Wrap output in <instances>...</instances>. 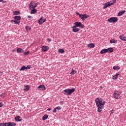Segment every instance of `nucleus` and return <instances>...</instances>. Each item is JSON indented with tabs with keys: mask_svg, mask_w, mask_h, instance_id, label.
I'll use <instances>...</instances> for the list:
<instances>
[{
	"mask_svg": "<svg viewBox=\"0 0 126 126\" xmlns=\"http://www.w3.org/2000/svg\"><path fill=\"white\" fill-rule=\"evenodd\" d=\"M95 102L96 103V106L98 108V113L102 112V110L104 109V106L106 104V101H104L102 98L97 97L95 99Z\"/></svg>",
	"mask_w": 126,
	"mask_h": 126,
	"instance_id": "obj_1",
	"label": "nucleus"
},
{
	"mask_svg": "<svg viewBox=\"0 0 126 126\" xmlns=\"http://www.w3.org/2000/svg\"><path fill=\"white\" fill-rule=\"evenodd\" d=\"M74 91H75V89L74 88L65 89L63 91L62 93H63V94H64V95L65 96H69L71 95V94H72Z\"/></svg>",
	"mask_w": 126,
	"mask_h": 126,
	"instance_id": "obj_2",
	"label": "nucleus"
},
{
	"mask_svg": "<svg viewBox=\"0 0 126 126\" xmlns=\"http://www.w3.org/2000/svg\"><path fill=\"white\" fill-rule=\"evenodd\" d=\"M121 94L122 92H120V91H115L113 93V97L117 100L122 99V96H121Z\"/></svg>",
	"mask_w": 126,
	"mask_h": 126,
	"instance_id": "obj_3",
	"label": "nucleus"
},
{
	"mask_svg": "<svg viewBox=\"0 0 126 126\" xmlns=\"http://www.w3.org/2000/svg\"><path fill=\"white\" fill-rule=\"evenodd\" d=\"M107 21L109 22V23H116V22H118V18L111 17L110 19H108Z\"/></svg>",
	"mask_w": 126,
	"mask_h": 126,
	"instance_id": "obj_4",
	"label": "nucleus"
},
{
	"mask_svg": "<svg viewBox=\"0 0 126 126\" xmlns=\"http://www.w3.org/2000/svg\"><path fill=\"white\" fill-rule=\"evenodd\" d=\"M88 17H89V15L86 14L80 15V18H81L83 21H84V20H85L86 18H88Z\"/></svg>",
	"mask_w": 126,
	"mask_h": 126,
	"instance_id": "obj_5",
	"label": "nucleus"
},
{
	"mask_svg": "<svg viewBox=\"0 0 126 126\" xmlns=\"http://www.w3.org/2000/svg\"><path fill=\"white\" fill-rule=\"evenodd\" d=\"M38 22L39 24L42 25L44 22H46V19H43V17H41L40 19L38 20Z\"/></svg>",
	"mask_w": 126,
	"mask_h": 126,
	"instance_id": "obj_6",
	"label": "nucleus"
},
{
	"mask_svg": "<svg viewBox=\"0 0 126 126\" xmlns=\"http://www.w3.org/2000/svg\"><path fill=\"white\" fill-rule=\"evenodd\" d=\"M38 90H46V88L44 85H41L37 87Z\"/></svg>",
	"mask_w": 126,
	"mask_h": 126,
	"instance_id": "obj_7",
	"label": "nucleus"
},
{
	"mask_svg": "<svg viewBox=\"0 0 126 126\" xmlns=\"http://www.w3.org/2000/svg\"><path fill=\"white\" fill-rule=\"evenodd\" d=\"M72 29L73 32H74V33H76V32H78V31H79L80 30L79 28H77V27H75L74 26L72 27Z\"/></svg>",
	"mask_w": 126,
	"mask_h": 126,
	"instance_id": "obj_8",
	"label": "nucleus"
},
{
	"mask_svg": "<svg viewBox=\"0 0 126 126\" xmlns=\"http://www.w3.org/2000/svg\"><path fill=\"white\" fill-rule=\"evenodd\" d=\"M41 50L43 52H47L49 50V46H42Z\"/></svg>",
	"mask_w": 126,
	"mask_h": 126,
	"instance_id": "obj_9",
	"label": "nucleus"
},
{
	"mask_svg": "<svg viewBox=\"0 0 126 126\" xmlns=\"http://www.w3.org/2000/svg\"><path fill=\"white\" fill-rule=\"evenodd\" d=\"M15 120L16 122H21V121H22V119H21V117L18 116L15 117Z\"/></svg>",
	"mask_w": 126,
	"mask_h": 126,
	"instance_id": "obj_10",
	"label": "nucleus"
},
{
	"mask_svg": "<svg viewBox=\"0 0 126 126\" xmlns=\"http://www.w3.org/2000/svg\"><path fill=\"white\" fill-rule=\"evenodd\" d=\"M119 38L122 41H126V36H124L123 34H121L119 36Z\"/></svg>",
	"mask_w": 126,
	"mask_h": 126,
	"instance_id": "obj_11",
	"label": "nucleus"
},
{
	"mask_svg": "<svg viewBox=\"0 0 126 126\" xmlns=\"http://www.w3.org/2000/svg\"><path fill=\"white\" fill-rule=\"evenodd\" d=\"M61 109H62V107H61L60 106H58L57 107L55 108L53 110V113H57V112H58V111H59Z\"/></svg>",
	"mask_w": 126,
	"mask_h": 126,
	"instance_id": "obj_12",
	"label": "nucleus"
},
{
	"mask_svg": "<svg viewBox=\"0 0 126 126\" xmlns=\"http://www.w3.org/2000/svg\"><path fill=\"white\" fill-rule=\"evenodd\" d=\"M24 87L25 89H23L24 91L27 92V91H29V90H30V87L28 85L27 86H25Z\"/></svg>",
	"mask_w": 126,
	"mask_h": 126,
	"instance_id": "obj_13",
	"label": "nucleus"
},
{
	"mask_svg": "<svg viewBox=\"0 0 126 126\" xmlns=\"http://www.w3.org/2000/svg\"><path fill=\"white\" fill-rule=\"evenodd\" d=\"M75 27H80V25H81V22H75L74 23Z\"/></svg>",
	"mask_w": 126,
	"mask_h": 126,
	"instance_id": "obj_14",
	"label": "nucleus"
},
{
	"mask_svg": "<svg viewBox=\"0 0 126 126\" xmlns=\"http://www.w3.org/2000/svg\"><path fill=\"white\" fill-rule=\"evenodd\" d=\"M34 5H33V2H31V3H30V4L29 5V7L30 8V9H32L35 8V7H34Z\"/></svg>",
	"mask_w": 126,
	"mask_h": 126,
	"instance_id": "obj_15",
	"label": "nucleus"
},
{
	"mask_svg": "<svg viewBox=\"0 0 126 126\" xmlns=\"http://www.w3.org/2000/svg\"><path fill=\"white\" fill-rule=\"evenodd\" d=\"M14 19H15V20L20 21L21 19V17L20 16H15L14 17Z\"/></svg>",
	"mask_w": 126,
	"mask_h": 126,
	"instance_id": "obj_16",
	"label": "nucleus"
},
{
	"mask_svg": "<svg viewBox=\"0 0 126 126\" xmlns=\"http://www.w3.org/2000/svg\"><path fill=\"white\" fill-rule=\"evenodd\" d=\"M126 12V10H121L120 11L118 14V16H122L124 13Z\"/></svg>",
	"mask_w": 126,
	"mask_h": 126,
	"instance_id": "obj_17",
	"label": "nucleus"
},
{
	"mask_svg": "<svg viewBox=\"0 0 126 126\" xmlns=\"http://www.w3.org/2000/svg\"><path fill=\"white\" fill-rule=\"evenodd\" d=\"M110 6V5L109 4V2H107L105 3L104 6L103 7V9H106L107 7H109Z\"/></svg>",
	"mask_w": 126,
	"mask_h": 126,
	"instance_id": "obj_18",
	"label": "nucleus"
},
{
	"mask_svg": "<svg viewBox=\"0 0 126 126\" xmlns=\"http://www.w3.org/2000/svg\"><path fill=\"white\" fill-rule=\"evenodd\" d=\"M107 51V53H113V52H114V49H113V48H108L107 49H106Z\"/></svg>",
	"mask_w": 126,
	"mask_h": 126,
	"instance_id": "obj_19",
	"label": "nucleus"
},
{
	"mask_svg": "<svg viewBox=\"0 0 126 126\" xmlns=\"http://www.w3.org/2000/svg\"><path fill=\"white\" fill-rule=\"evenodd\" d=\"M37 12V10L35 8L32 9L31 11V14H35Z\"/></svg>",
	"mask_w": 126,
	"mask_h": 126,
	"instance_id": "obj_20",
	"label": "nucleus"
},
{
	"mask_svg": "<svg viewBox=\"0 0 126 126\" xmlns=\"http://www.w3.org/2000/svg\"><path fill=\"white\" fill-rule=\"evenodd\" d=\"M13 15H19L20 12L19 11H15L13 12Z\"/></svg>",
	"mask_w": 126,
	"mask_h": 126,
	"instance_id": "obj_21",
	"label": "nucleus"
},
{
	"mask_svg": "<svg viewBox=\"0 0 126 126\" xmlns=\"http://www.w3.org/2000/svg\"><path fill=\"white\" fill-rule=\"evenodd\" d=\"M17 53H23V52H24V50H23L22 48H19L17 49Z\"/></svg>",
	"mask_w": 126,
	"mask_h": 126,
	"instance_id": "obj_22",
	"label": "nucleus"
},
{
	"mask_svg": "<svg viewBox=\"0 0 126 126\" xmlns=\"http://www.w3.org/2000/svg\"><path fill=\"white\" fill-rule=\"evenodd\" d=\"M48 118H49V115H44L43 116V117H42V120L43 121H46V120H47V119H48Z\"/></svg>",
	"mask_w": 126,
	"mask_h": 126,
	"instance_id": "obj_23",
	"label": "nucleus"
},
{
	"mask_svg": "<svg viewBox=\"0 0 126 126\" xmlns=\"http://www.w3.org/2000/svg\"><path fill=\"white\" fill-rule=\"evenodd\" d=\"M106 53H108L107 52V49H102L101 51H100V54H106Z\"/></svg>",
	"mask_w": 126,
	"mask_h": 126,
	"instance_id": "obj_24",
	"label": "nucleus"
},
{
	"mask_svg": "<svg viewBox=\"0 0 126 126\" xmlns=\"http://www.w3.org/2000/svg\"><path fill=\"white\" fill-rule=\"evenodd\" d=\"M110 44H115V43H117V40H115L114 39H111L110 40Z\"/></svg>",
	"mask_w": 126,
	"mask_h": 126,
	"instance_id": "obj_25",
	"label": "nucleus"
},
{
	"mask_svg": "<svg viewBox=\"0 0 126 126\" xmlns=\"http://www.w3.org/2000/svg\"><path fill=\"white\" fill-rule=\"evenodd\" d=\"M88 46L89 48H94V47H95V45H94L93 43H90Z\"/></svg>",
	"mask_w": 126,
	"mask_h": 126,
	"instance_id": "obj_26",
	"label": "nucleus"
},
{
	"mask_svg": "<svg viewBox=\"0 0 126 126\" xmlns=\"http://www.w3.org/2000/svg\"><path fill=\"white\" fill-rule=\"evenodd\" d=\"M121 69V67L119 66H113V69H114L115 70H117V69Z\"/></svg>",
	"mask_w": 126,
	"mask_h": 126,
	"instance_id": "obj_27",
	"label": "nucleus"
},
{
	"mask_svg": "<svg viewBox=\"0 0 126 126\" xmlns=\"http://www.w3.org/2000/svg\"><path fill=\"white\" fill-rule=\"evenodd\" d=\"M23 70H26V66H23L20 69V71H23Z\"/></svg>",
	"mask_w": 126,
	"mask_h": 126,
	"instance_id": "obj_28",
	"label": "nucleus"
},
{
	"mask_svg": "<svg viewBox=\"0 0 126 126\" xmlns=\"http://www.w3.org/2000/svg\"><path fill=\"white\" fill-rule=\"evenodd\" d=\"M9 126H16V124L14 123V122H9Z\"/></svg>",
	"mask_w": 126,
	"mask_h": 126,
	"instance_id": "obj_29",
	"label": "nucleus"
},
{
	"mask_svg": "<svg viewBox=\"0 0 126 126\" xmlns=\"http://www.w3.org/2000/svg\"><path fill=\"white\" fill-rule=\"evenodd\" d=\"M26 30H27V32L30 31V30H31V28L29 26H27L26 27Z\"/></svg>",
	"mask_w": 126,
	"mask_h": 126,
	"instance_id": "obj_30",
	"label": "nucleus"
},
{
	"mask_svg": "<svg viewBox=\"0 0 126 126\" xmlns=\"http://www.w3.org/2000/svg\"><path fill=\"white\" fill-rule=\"evenodd\" d=\"M58 52L60 53V54H63V53H64V50L63 49H60L58 50Z\"/></svg>",
	"mask_w": 126,
	"mask_h": 126,
	"instance_id": "obj_31",
	"label": "nucleus"
},
{
	"mask_svg": "<svg viewBox=\"0 0 126 126\" xmlns=\"http://www.w3.org/2000/svg\"><path fill=\"white\" fill-rule=\"evenodd\" d=\"M14 22L15 24H18V25H19L20 23V21H17L16 20L14 21Z\"/></svg>",
	"mask_w": 126,
	"mask_h": 126,
	"instance_id": "obj_32",
	"label": "nucleus"
},
{
	"mask_svg": "<svg viewBox=\"0 0 126 126\" xmlns=\"http://www.w3.org/2000/svg\"><path fill=\"white\" fill-rule=\"evenodd\" d=\"M0 97H1V98H4L5 97V93H2L0 94Z\"/></svg>",
	"mask_w": 126,
	"mask_h": 126,
	"instance_id": "obj_33",
	"label": "nucleus"
},
{
	"mask_svg": "<svg viewBox=\"0 0 126 126\" xmlns=\"http://www.w3.org/2000/svg\"><path fill=\"white\" fill-rule=\"evenodd\" d=\"M70 74H71V75H73V74H75V70H74L73 69H72V71L70 73Z\"/></svg>",
	"mask_w": 126,
	"mask_h": 126,
	"instance_id": "obj_34",
	"label": "nucleus"
},
{
	"mask_svg": "<svg viewBox=\"0 0 126 126\" xmlns=\"http://www.w3.org/2000/svg\"><path fill=\"white\" fill-rule=\"evenodd\" d=\"M31 68V65H28L27 67H26V69L27 70V69H30Z\"/></svg>",
	"mask_w": 126,
	"mask_h": 126,
	"instance_id": "obj_35",
	"label": "nucleus"
},
{
	"mask_svg": "<svg viewBox=\"0 0 126 126\" xmlns=\"http://www.w3.org/2000/svg\"><path fill=\"white\" fill-rule=\"evenodd\" d=\"M112 79H113V80H116V79H118V77H117V76H113L112 77Z\"/></svg>",
	"mask_w": 126,
	"mask_h": 126,
	"instance_id": "obj_36",
	"label": "nucleus"
},
{
	"mask_svg": "<svg viewBox=\"0 0 126 126\" xmlns=\"http://www.w3.org/2000/svg\"><path fill=\"white\" fill-rule=\"evenodd\" d=\"M29 51H27V52H26L24 53V55L25 56H27V55H29Z\"/></svg>",
	"mask_w": 126,
	"mask_h": 126,
	"instance_id": "obj_37",
	"label": "nucleus"
},
{
	"mask_svg": "<svg viewBox=\"0 0 126 126\" xmlns=\"http://www.w3.org/2000/svg\"><path fill=\"white\" fill-rule=\"evenodd\" d=\"M38 4H39L38 2H36L34 4V8H35V7H37V6L38 5Z\"/></svg>",
	"mask_w": 126,
	"mask_h": 126,
	"instance_id": "obj_38",
	"label": "nucleus"
},
{
	"mask_svg": "<svg viewBox=\"0 0 126 126\" xmlns=\"http://www.w3.org/2000/svg\"><path fill=\"white\" fill-rule=\"evenodd\" d=\"M5 126H9V122L4 123Z\"/></svg>",
	"mask_w": 126,
	"mask_h": 126,
	"instance_id": "obj_39",
	"label": "nucleus"
},
{
	"mask_svg": "<svg viewBox=\"0 0 126 126\" xmlns=\"http://www.w3.org/2000/svg\"><path fill=\"white\" fill-rule=\"evenodd\" d=\"M0 126H5L4 123H0Z\"/></svg>",
	"mask_w": 126,
	"mask_h": 126,
	"instance_id": "obj_40",
	"label": "nucleus"
},
{
	"mask_svg": "<svg viewBox=\"0 0 126 126\" xmlns=\"http://www.w3.org/2000/svg\"><path fill=\"white\" fill-rule=\"evenodd\" d=\"M80 27H81V28H84V25H82V24H81Z\"/></svg>",
	"mask_w": 126,
	"mask_h": 126,
	"instance_id": "obj_41",
	"label": "nucleus"
},
{
	"mask_svg": "<svg viewBox=\"0 0 126 126\" xmlns=\"http://www.w3.org/2000/svg\"><path fill=\"white\" fill-rule=\"evenodd\" d=\"M47 40L48 41V42H52V40H51V39L50 38H47Z\"/></svg>",
	"mask_w": 126,
	"mask_h": 126,
	"instance_id": "obj_42",
	"label": "nucleus"
},
{
	"mask_svg": "<svg viewBox=\"0 0 126 126\" xmlns=\"http://www.w3.org/2000/svg\"><path fill=\"white\" fill-rule=\"evenodd\" d=\"M60 104L61 105H63V104H64V102L63 101H62L60 102Z\"/></svg>",
	"mask_w": 126,
	"mask_h": 126,
	"instance_id": "obj_43",
	"label": "nucleus"
},
{
	"mask_svg": "<svg viewBox=\"0 0 126 126\" xmlns=\"http://www.w3.org/2000/svg\"><path fill=\"white\" fill-rule=\"evenodd\" d=\"M119 75H120V73H117L115 75V76L118 77V76H119Z\"/></svg>",
	"mask_w": 126,
	"mask_h": 126,
	"instance_id": "obj_44",
	"label": "nucleus"
},
{
	"mask_svg": "<svg viewBox=\"0 0 126 126\" xmlns=\"http://www.w3.org/2000/svg\"><path fill=\"white\" fill-rule=\"evenodd\" d=\"M112 0V1H113V4H114V3H116V0Z\"/></svg>",
	"mask_w": 126,
	"mask_h": 126,
	"instance_id": "obj_45",
	"label": "nucleus"
},
{
	"mask_svg": "<svg viewBox=\"0 0 126 126\" xmlns=\"http://www.w3.org/2000/svg\"><path fill=\"white\" fill-rule=\"evenodd\" d=\"M0 2H3V3H4V2H6V1H3V0H0Z\"/></svg>",
	"mask_w": 126,
	"mask_h": 126,
	"instance_id": "obj_46",
	"label": "nucleus"
},
{
	"mask_svg": "<svg viewBox=\"0 0 126 126\" xmlns=\"http://www.w3.org/2000/svg\"><path fill=\"white\" fill-rule=\"evenodd\" d=\"M114 4L113 3H110V2H109V6H111V5H113Z\"/></svg>",
	"mask_w": 126,
	"mask_h": 126,
	"instance_id": "obj_47",
	"label": "nucleus"
},
{
	"mask_svg": "<svg viewBox=\"0 0 126 126\" xmlns=\"http://www.w3.org/2000/svg\"><path fill=\"white\" fill-rule=\"evenodd\" d=\"M2 106H3V105H2V103L1 102H0V108H1V107H2Z\"/></svg>",
	"mask_w": 126,
	"mask_h": 126,
	"instance_id": "obj_48",
	"label": "nucleus"
},
{
	"mask_svg": "<svg viewBox=\"0 0 126 126\" xmlns=\"http://www.w3.org/2000/svg\"><path fill=\"white\" fill-rule=\"evenodd\" d=\"M77 15H79V17H80V15H81V14H80L79 13H76Z\"/></svg>",
	"mask_w": 126,
	"mask_h": 126,
	"instance_id": "obj_49",
	"label": "nucleus"
},
{
	"mask_svg": "<svg viewBox=\"0 0 126 126\" xmlns=\"http://www.w3.org/2000/svg\"><path fill=\"white\" fill-rule=\"evenodd\" d=\"M28 18H31V19H32V18H33V17H32V16H30V15H29L28 16Z\"/></svg>",
	"mask_w": 126,
	"mask_h": 126,
	"instance_id": "obj_50",
	"label": "nucleus"
},
{
	"mask_svg": "<svg viewBox=\"0 0 126 126\" xmlns=\"http://www.w3.org/2000/svg\"><path fill=\"white\" fill-rule=\"evenodd\" d=\"M110 113L111 114H114V110H111Z\"/></svg>",
	"mask_w": 126,
	"mask_h": 126,
	"instance_id": "obj_51",
	"label": "nucleus"
},
{
	"mask_svg": "<svg viewBox=\"0 0 126 126\" xmlns=\"http://www.w3.org/2000/svg\"><path fill=\"white\" fill-rule=\"evenodd\" d=\"M10 22H12V23L14 22V20H11L10 21Z\"/></svg>",
	"mask_w": 126,
	"mask_h": 126,
	"instance_id": "obj_52",
	"label": "nucleus"
},
{
	"mask_svg": "<svg viewBox=\"0 0 126 126\" xmlns=\"http://www.w3.org/2000/svg\"><path fill=\"white\" fill-rule=\"evenodd\" d=\"M47 111H51V108H48V109H47Z\"/></svg>",
	"mask_w": 126,
	"mask_h": 126,
	"instance_id": "obj_53",
	"label": "nucleus"
},
{
	"mask_svg": "<svg viewBox=\"0 0 126 126\" xmlns=\"http://www.w3.org/2000/svg\"><path fill=\"white\" fill-rule=\"evenodd\" d=\"M13 52H15V50H13Z\"/></svg>",
	"mask_w": 126,
	"mask_h": 126,
	"instance_id": "obj_54",
	"label": "nucleus"
}]
</instances>
